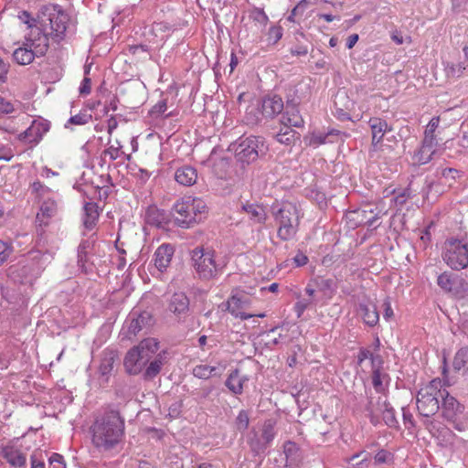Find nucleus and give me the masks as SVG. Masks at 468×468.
<instances>
[{
	"label": "nucleus",
	"mask_w": 468,
	"mask_h": 468,
	"mask_svg": "<svg viewBox=\"0 0 468 468\" xmlns=\"http://www.w3.org/2000/svg\"><path fill=\"white\" fill-rule=\"evenodd\" d=\"M312 300H300L294 305V310L298 317H301L304 311L310 306Z\"/></svg>",
	"instance_id": "nucleus-60"
},
{
	"label": "nucleus",
	"mask_w": 468,
	"mask_h": 468,
	"mask_svg": "<svg viewBox=\"0 0 468 468\" xmlns=\"http://www.w3.org/2000/svg\"><path fill=\"white\" fill-rule=\"evenodd\" d=\"M10 65L0 57V84L6 82Z\"/></svg>",
	"instance_id": "nucleus-61"
},
{
	"label": "nucleus",
	"mask_w": 468,
	"mask_h": 468,
	"mask_svg": "<svg viewBox=\"0 0 468 468\" xmlns=\"http://www.w3.org/2000/svg\"><path fill=\"white\" fill-rule=\"evenodd\" d=\"M283 452L287 463L297 465L301 463L303 459L301 449L294 441H285L283 444Z\"/></svg>",
	"instance_id": "nucleus-29"
},
{
	"label": "nucleus",
	"mask_w": 468,
	"mask_h": 468,
	"mask_svg": "<svg viewBox=\"0 0 468 468\" xmlns=\"http://www.w3.org/2000/svg\"><path fill=\"white\" fill-rule=\"evenodd\" d=\"M291 102H292V101H289V100L287 101L286 111L282 114V119H281V123L284 126L283 128H287V127L292 128L293 127L292 122L291 120V115H290Z\"/></svg>",
	"instance_id": "nucleus-58"
},
{
	"label": "nucleus",
	"mask_w": 468,
	"mask_h": 468,
	"mask_svg": "<svg viewBox=\"0 0 468 468\" xmlns=\"http://www.w3.org/2000/svg\"><path fill=\"white\" fill-rule=\"evenodd\" d=\"M357 313L363 322L369 327H374L379 321V314L376 305L372 303H359Z\"/></svg>",
	"instance_id": "nucleus-21"
},
{
	"label": "nucleus",
	"mask_w": 468,
	"mask_h": 468,
	"mask_svg": "<svg viewBox=\"0 0 468 468\" xmlns=\"http://www.w3.org/2000/svg\"><path fill=\"white\" fill-rule=\"evenodd\" d=\"M441 393V414L448 421H454L456 417L463 413L464 407L450 393L447 389L442 388Z\"/></svg>",
	"instance_id": "nucleus-16"
},
{
	"label": "nucleus",
	"mask_w": 468,
	"mask_h": 468,
	"mask_svg": "<svg viewBox=\"0 0 468 468\" xmlns=\"http://www.w3.org/2000/svg\"><path fill=\"white\" fill-rule=\"evenodd\" d=\"M49 468H66L64 458L59 453H52L48 458Z\"/></svg>",
	"instance_id": "nucleus-53"
},
{
	"label": "nucleus",
	"mask_w": 468,
	"mask_h": 468,
	"mask_svg": "<svg viewBox=\"0 0 468 468\" xmlns=\"http://www.w3.org/2000/svg\"><path fill=\"white\" fill-rule=\"evenodd\" d=\"M31 468H46L42 452H34L30 456Z\"/></svg>",
	"instance_id": "nucleus-57"
},
{
	"label": "nucleus",
	"mask_w": 468,
	"mask_h": 468,
	"mask_svg": "<svg viewBox=\"0 0 468 468\" xmlns=\"http://www.w3.org/2000/svg\"><path fill=\"white\" fill-rule=\"evenodd\" d=\"M37 19L40 26L46 29L50 28V34L55 41H61L68 28L69 16L58 5H42L37 11Z\"/></svg>",
	"instance_id": "nucleus-3"
},
{
	"label": "nucleus",
	"mask_w": 468,
	"mask_h": 468,
	"mask_svg": "<svg viewBox=\"0 0 468 468\" xmlns=\"http://www.w3.org/2000/svg\"><path fill=\"white\" fill-rule=\"evenodd\" d=\"M118 358L117 353L113 350H105L101 355L99 367V373L103 378L102 381L108 382L109 377L112 374L114 364Z\"/></svg>",
	"instance_id": "nucleus-23"
},
{
	"label": "nucleus",
	"mask_w": 468,
	"mask_h": 468,
	"mask_svg": "<svg viewBox=\"0 0 468 468\" xmlns=\"http://www.w3.org/2000/svg\"><path fill=\"white\" fill-rule=\"evenodd\" d=\"M250 19L260 24L261 27H265L269 18L262 8L254 7L249 15Z\"/></svg>",
	"instance_id": "nucleus-46"
},
{
	"label": "nucleus",
	"mask_w": 468,
	"mask_h": 468,
	"mask_svg": "<svg viewBox=\"0 0 468 468\" xmlns=\"http://www.w3.org/2000/svg\"><path fill=\"white\" fill-rule=\"evenodd\" d=\"M274 421L272 420H267L264 421L261 434L260 435L261 440L267 444L268 447L275 438L276 432L274 431Z\"/></svg>",
	"instance_id": "nucleus-35"
},
{
	"label": "nucleus",
	"mask_w": 468,
	"mask_h": 468,
	"mask_svg": "<svg viewBox=\"0 0 468 468\" xmlns=\"http://www.w3.org/2000/svg\"><path fill=\"white\" fill-rule=\"evenodd\" d=\"M372 132V144L377 146L383 140L386 133L392 130L391 126H388V122L381 118L373 117L368 121Z\"/></svg>",
	"instance_id": "nucleus-22"
},
{
	"label": "nucleus",
	"mask_w": 468,
	"mask_h": 468,
	"mask_svg": "<svg viewBox=\"0 0 468 468\" xmlns=\"http://www.w3.org/2000/svg\"><path fill=\"white\" fill-rule=\"evenodd\" d=\"M186 201L189 202L190 211L195 218H199L202 220V214L207 212V207L206 203L200 198L187 197Z\"/></svg>",
	"instance_id": "nucleus-39"
},
{
	"label": "nucleus",
	"mask_w": 468,
	"mask_h": 468,
	"mask_svg": "<svg viewBox=\"0 0 468 468\" xmlns=\"http://www.w3.org/2000/svg\"><path fill=\"white\" fill-rule=\"evenodd\" d=\"M248 304H249L248 298L233 295L228 301L227 310L230 314H237V312H239L241 309L245 308L246 306H248Z\"/></svg>",
	"instance_id": "nucleus-40"
},
{
	"label": "nucleus",
	"mask_w": 468,
	"mask_h": 468,
	"mask_svg": "<svg viewBox=\"0 0 468 468\" xmlns=\"http://www.w3.org/2000/svg\"><path fill=\"white\" fill-rule=\"evenodd\" d=\"M308 6V2L306 0H301L292 10L290 16H288V20L293 22V16L298 15H303L305 9Z\"/></svg>",
	"instance_id": "nucleus-54"
},
{
	"label": "nucleus",
	"mask_w": 468,
	"mask_h": 468,
	"mask_svg": "<svg viewBox=\"0 0 468 468\" xmlns=\"http://www.w3.org/2000/svg\"><path fill=\"white\" fill-rule=\"evenodd\" d=\"M145 221L149 225L165 229L172 221L171 211L168 212L165 209H159L155 206H151L145 212Z\"/></svg>",
	"instance_id": "nucleus-18"
},
{
	"label": "nucleus",
	"mask_w": 468,
	"mask_h": 468,
	"mask_svg": "<svg viewBox=\"0 0 468 468\" xmlns=\"http://www.w3.org/2000/svg\"><path fill=\"white\" fill-rule=\"evenodd\" d=\"M18 18L24 23L28 26V27H32L36 26V23H38V19L33 18L31 16V14L28 11H21L18 15Z\"/></svg>",
	"instance_id": "nucleus-56"
},
{
	"label": "nucleus",
	"mask_w": 468,
	"mask_h": 468,
	"mask_svg": "<svg viewBox=\"0 0 468 468\" xmlns=\"http://www.w3.org/2000/svg\"><path fill=\"white\" fill-rule=\"evenodd\" d=\"M14 252L11 243L0 239V266L3 265Z\"/></svg>",
	"instance_id": "nucleus-50"
},
{
	"label": "nucleus",
	"mask_w": 468,
	"mask_h": 468,
	"mask_svg": "<svg viewBox=\"0 0 468 468\" xmlns=\"http://www.w3.org/2000/svg\"><path fill=\"white\" fill-rule=\"evenodd\" d=\"M125 324H127V332L125 336L131 338L135 336L143 328L149 327L154 324V317L148 311L133 310Z\"/></svg>",
	"instance_id": "nucleus-12"
},
{
	"label": "nucleus",
	"mask_w": 468,
	"mask_h": 468,
	"mask_svg": "<svg viewBox=\"0 0 468 468\" xmlns=\"http://www.w3.org/2000/svg\"><path fill=\"white\" fill-rule=\"evenodd\" d=\"M241 209L248 214L249 219L252 224H265L267 213L263 206L257 203L246 202L242 204Z\"/></svg>",
	"instance_id": "nucleus-24"
},
{
	"label": "nucleus",
	"mask_w": 468,
	"mask_h": 468,
	"mask_svg": "<svg viewBox=\"0 0 468 468\" xmlns=\"http://www.w3.org/2000/svg\"><path fill=\"white\" fill-rule=\"evenodd\" d=\"M393 460V454L384 449L378 451L374 456V462L376 464L388 463Z\"/></svg>",
	"instance_id": "nucleus-52"
},
{
	"label": "nucleus",
	"mask_w": 468,
	"mask_h": 468,
	"mask_svg": "<svg viewBox=\"0 0 468 468\" xmlns=\"http://www.w3.org/2000/svg\"><path fill=\"white\" fill-rule=\"evenodd\" d=\"M124 429V419L120 412L107 410L90 427L92 443L101 452L116 450L122 442Z\"/></svg>",
	"instance_id": "nucleus-1"
},
{
	"label": "nucleus",
	"mask_w": 468,
	"mask_h": 468,
	"mask_svg": "<svg viewBox=\"0 0 468 468\" xmlns=\"http://www.w3.org/2000/svg\"><path fill=\"white\" fill-rule=\"evenodd\" d=\"M282 37V28L281 27H271L268 32V39L276 44Z\"/></svg>",
	"instance_id": "nucleus-55"
},
{
	"label": "nucleus",
	"mask_w": 468,
	"mask_h": 468,
	"mask_svg": "<svg viewBox=\"0 0 468 468\" xmlns=\"http://www.w3.org/2000/svg\"><path fill=\"white\" fill-rule=\"evenodd\" d=\"M58 207L57 203L53 199H48L44 201L40 207V213L37 215V222L39 223V226H47L48 224V220L45 221L44 218H50L55 216L57 212Z\"/></svg>",
	"instance_id": "nucleus-28"
},
{
	"label": "nucleus",
	"mask_w": 468,
	"mask_h": 468,
	"mask_svg": "<svg viewBox=\"0 0 468 468\" xmlns=\"http://www.w3.org/2000/svg\"><path fill=\"white\" fill-rule=\"evenodd\" d=\"M29 48L34 54V58L45 56L48 49V37H44L43 42L38 44H36L35 41H32L29 45Z\"/></svg>",
	"instance_id": "nucleus-49"
},
{
	"label": "nucleus",
	"mask_w": 468,
	"mask_h": 468,
	"mask_svg": "<svg viewBox=\"0 0 468 468\" xmlns=\"http://www.w3.org/2000/svg\"><path fill=\"white\" fill-rule=\"evenodd\" d=\"M149 361L150 359L147 357V354L141 352L138 348L133 347L125 355L123 366L129 375L135 376L143 373L144 368Z\"/></svg>",
	"instance_id": "nucleus-13"
},
{
	"label": "nucleus",
	"mask_w": 468,
	"mask_h": 468,
	"mask_svg": "<svg viewBox=\"0 0 468 468\" xmlns=\"http://www.w3.org/2000/svg\"><path fill=\"white\" fill-rule=\"evenodd\" d=\"M439 123H440V117L431 118V120L429 122V123L426 127L424 133L435 135V131L438 128Z\"/></svg>",
	"instance_id": "nucleus-63"
},
{
	"label": "nucleus",
	"mask_w": 468,
	"mask_h": 468,
	"mask_svg": "<svg viewBox=\"0 0 468 468\" xmlns=\"http://www.w3.org/2000/svg\"><path fill=\"white\" fill-rule=\"evenodd\" d=\"M249 424H250V416H249V412L245 410H241L236 420H235V426H236V429L240 431V432H243L245 431L248 427H249Z\"/></svg>",
	"instance_id": "nucleus-47"
},
{
	"label": "nucleus",
	"mask_w": 468,
	"mask_h": 468,
	"mask_svg": "<svg viewBox=\"0 0 468 468\" xmlns=\"http://www.w3.org/2000/svg\"><path fill=\"white\" fill-rule=\"evenodd\" d=\"M468 364V346L461 347L454 355L452 367L455 371H460Z\"/></svg>",
	"instance_id": "nucleus-37"
},
{
	"label": "nucleus",
	"mask_w": 468,
	"mask_h": 468,
	"mask_svg": "<svg viewBox=\"0 0 468 468\" xmlns=\"http://www.w3.org/2000/svg\"><path fill=\"white\" fill-rule=\"evenodd\" d=\"M172 220L176 227L190 229L200 222L199 218H195L190 211L189 202L186 199L176 201L171 210Z\"/></svg>",
	"instance_id": "nucleus-10"
},
{
	"label": "nucleus",
	"mask_w": 468,
	"mask_h": 468,
	"mask_svg": "<svg viewBox=\"0 0 468 468\" xmlns=\"http://www.w3.org/2000/svg\"><path fill=\"white\" fill-rule=\"evenodd\" d=\"M51 259V255L48 252H41V251H36L33 252L32 261H34V264H37V269L33 270L34 273L31 275V277L27 281L28 282H31L33 280L37 279L41 271L45 269V266H43L44 263L49 262Z\"/></svg>",
	"instance_id": "nucleus-30"
},
{
	"label": "nucleus",
	"mask_w": 468,
	"mask_h": 468,
	"mask_svg": "<svg viewBox=\"0 0 468 468\" xmlns=\"http://www.w3.org/2000/svg\"><path fill=\"white\" fill-rule=\"evenodd\" d=\"M333 133L334 131L330 132L327 134L314 133L311 138V144L318 146L320 144H325L326 138L328 137V135L333 134Z\"/></svg>",
	"instance_id": "nucleus-62"
},
{
	"label": "nucleus",
	"mask_w": 468,
	"mask_h": 468,
	"mask_svg": "<svg viewBox=\"0 0 468 468\" xmlns=\"http://www.w3.org/2000/svg\"><path fill=\"white\" fill-rule=\"evenodd\" d=\"M438 142L435 135L424 133V138L422 140L421 146L433 149V147L436 146Z\"/></svg>",
	"instance_id": "nucleus-64"
},
{
	"label": "nucleus",
	"mask_w": 468,
	"mask_h": 468,
	"mask_svg": "<svg viewBox=\"0 0 468 468\" xmlns=\"http://www.w3.org/2000/svg\"><path fill=\"white\" fill-rule=\"evenodd\" d=\"M189 305V298L184 292H176L167 300V310L172 313L178 321H181L188 314Z\"/></svg>",
	"instance_id": "nucleus-14"
},
{
	"label": "nucleus",
	"mask_w": 468,
	"mask_h": 468,
	"mask_svg": "<svg viewBox=\"0 0 468 468\" xmlns=\"http://www.w3.org/2000/svg\"><path fill=\"white\" fill-rule=\"evenodd\" d=\"M165 364V356L162 354H158L154 360L149 362V365L145 367L143 371V378L145 381L153 380L161 371L162 367Z\"/></svg>",
	"instance_id": "nucleus-27"
},
{
	"label": "nucleus",
	"mask_w": 468,
	"mask_h": 468,
	"mask_svg": "<svg viewBox=\"0 0 468 468\" xmlns=\"http://www.w3.org/2000/svg\"><path fill=\"white\" fill-rule=\"evenodd\" d=\"M436 153L434 149L421 146L420 150L415 154L414 159L420 165H425L429 163L433 154Z\"/></svg>",
	"instance_id": "nucleus-45"
},
{
	"label": "nucleus",
	"mask_w": 468,
	"mask_h": 468,
	"mask_svg": "<svg viewBox=\"0 0 468 468\" xmlns=\"http://www.w3.org/2000/svg\"><path fill=\"white\" fill-rule=\"evenodd\" d=\"M158 346L159 343L154 338H146L141 341L140 344L134 347L138 348L141 352L147 354V357L150 359L152 355L158 350Z\"/></svg>",
	"instance_id": "nucleus-38"
},
{
	"label": "nucleus",
	"mask_w": 468,
	"mask_h": 468,
	"mask_svg": "<svg viewBox=\"0 0 468 468\" xmlns=\"http://www.w3.org/2000/svg\"><path fill=\"white\" fill-rule=\"evenodd\" d=\"M50 125V122L48 120L42 118L34 120L27 129L18 134V139L31 144V147L36 146L40 143L44 134L49 131Z\"/></svg>",
	"instance_id": "nucleus-11"
},
{
	"label": "nucleus",
	"mask_w": 468,
	"mask_h": 468,
	"mask_svg": "<svg viewBox=\"0 0 468 468\" xmlns=\"http://www.w3.org/2000/svg\"><path fill=\"white\" fill-rule=\"evenodd\" d=\"M226 387L234 394L239 395L242 393V383L239 380V370H233L228 377L225 382Z\"/></svg>",
	"instance_id": "nucleus-33"
},
{
	"label": "nucleus",
	"mask_w": 468,
	"mask_h": 468,
	"mask_svg": "<svg viewBox=\"0 0 468 468\" xmlns=\"http://www.w3.org/2000/svg\"><path fill=\"white\" fill-rule=\"evenodd\" d=\"M274 219L279 224L277 236L284 241L292 239L298 231L299 216L295 206L283 204L276 212Z\"/></svg>",
	"instance_id": "nucleus-6"
},
{
	"label": "nucleus",
	"mask_w": 468,
	"mask_h": 468,
	"mask_svg": "<svg viewBox=\"0 0 468 468\" xmlns=\"http://www.w3.org/2000/svg\"><path fill=\"white\" fill-rule=\"evenodd\" d=\"M284 108L282 97L276 94H269L262 98L261 107L255 111L261 112L262 117L273 119L280 114Z\"/></svg>",
	"instance_id": "nucleus-15"
},
{
	"label": "nucleus",
	"mask_w": 468,
	"mask_h": 468,
	"mask_svg": "<svg viewBox=\"0 0 468 468\" xmlns=\"http://www.w3.org/2000/svg\"><path fill=\"white\" fill-rule=\"evenodd\" d=\"M217 367L207 365H197L193 368V375L201 379H207L215 375Z\"/></svg>",
	"instance_id": "nucleus-42"
},
{
	"label": "nucleus",
	"mask_w": 468,
	"mask_h": 468,
	"mask_svg": "<svg viewBox=\"0 0 468 468\" xmlns=\"http://www.w3.org/2000/svg\"><path fill=\"white\" fill-rule=\"evenodd\" d=\"M91 242L89 239L82 240L78 247V263L84 266L87 262L88 250L90 248Z\"/></svg>",
	"instance_id": "nucleus-48"
},
{
	"label": "nucleus",
	"mask_w": 468,
	"mask_h": 468,
	"mask_svg": "<svg viewBox=\"0 0 468 468\" xmlns=\"http://www.w3.org/2000/svg\"><path fill=\"white\" fill-rule=\"evenodd\" d=\"M197 172L190 165H184L176 169L175 173L176 181L185 186H193L197 182Z\"/></svg>",
	"instance_id": "nucleus-25"
},
{
	"label": "nucleus",
	"mask_w": 468,
	"mask_h": 468,
	"mask_svg": "<svg viewBox=\"0 0 468 468\" xmlns=\"http://www.w3.org/2000/svg\"><path fill=\"white\" fill-rule=\"evenodd\" d=\"M296 138H299V133L290 127L282 128L275 135V139L285 145H291L294 143Z\"/></svg>",
	"instance_id": "nucleus-34"
},
{
	"label": "nucleus",
	"mask_w": 468,
	"mask_h": 468,
	"mask_svg": "<svg viewBox=\"0 0 468 468\" xmlns=\"http://www.w3.org/2000/svg\"><path fill=\"white\" fill-rule=\"evenodd\" d=\"M315 284L324 293H333L336 289V283L334 279L318 277L315 279Z\"/></svg>",
	"instance_id": "nucleus-43"
},
{
	"label": "nucleus",
	"mask_w": 468,
	"mask_h": 468,
	"mask_svg": "<svg viewBox=\"0 0 468 468\" xmlns=\"http://www.w3.org/2000/svg\"><path fill=\"white\" fill-rule=\"evenodd\" d=\"M234 152V157L241 167L254 164L257 160L265 158L269 146L261 136H240L229 145Z\"/></svg>",
	"instance_id": "nucleus-2"
},
{
	"label": "nucleus",
	"mask_w": 468,
	"mask_h": 468,
	"mask_svg": "<svg viewBox=\"0 0 468 468\" xmlns=\"http://www.w3.org/2000/svg\"><path fill=\"white\" fill-rule=\"evenodd\" d=\"M248 444L255 456L264 454L265 451L269 448L267 444L261 440L260 435L257 432H253L248 438Z\"/></svg>",
	"instance_id": "nucleus-32"
},
{
	"label": "nucleus",
	"mask_w": 468,
	"mask_h": 468,
	"mask_svg": "<svg viewBox=\"0 0 468 468\" xmlns=\"http://www.w3.org/2000/svg\"><path fill=\"white\" fill-rule=\"evenodd\" d=\"M437 283L444 292L457 298H464L468 294V282L457 274L444 271L438 276Z\"/></svg>",
	"instance_id": "nucleus-9"
},
{
	"label": "nucleus",
	"mask_w": 468,
	"mask_h": 468,
	"mask_svg": "<svg viewBox=\"0 0 468 468\" xmlns=\"http://www.w3.org/2000/svg\"><path fill=\"white\" fill-rule=\"evenodd\" d=\"M175 249L171 244L164 243L157 248L154 252V266L156 269L163 272L169 266Z\"/></svg>",
	"instance_id": "nucleus-19"
},
{
	"label": "nucleus",
	"mask_w": 468,
	"mask_h": 468,
	"mask_svg": "<svg viewBox=\"0 0 468 468\" xmlns=\"http://www.w3.org/2000/svg\"><path fill=\"white\" fill-rule=\"evenodd\" d=\"M382 369L376 368L372 370V385L376 390V393L382 394L385 391V388L383 386V378H388L387 374H382Z\"/></svg>",
	"instance_id": "nucleus-44"
},
{
	"label": "nucleus",
	"mask_w": 468,
	"mask_h": 468,
	"mask_svg": "<svg viewBox=\"0 0 468 468\" xmlns=\"http://www.w3.org/2000/svg\"><path fill=\"white\" fill-rule=\"evenodd\" d=\"M92 120V115L88 113L86 111H81L78 114L70 116L65 124V128H68L69 124L73 125H84L89 123Z\"/></svg>",
	"instance_id": "nucleus-41"
},
{
	"label": "nucleus",
	"mask_w": 468,
	"mask_h": 468,
	"mask_svg": "<svg viewBox=\"0 0 468 468\" xmlns=\"http://www.w3.org/2000/svg\"><path fill=\"white\" fill-rule=\"evenodd\" d=\"M13 58L19 65H28L34 60V54L30 48L20 47L13 52Z\"/></svg>",
	"instance_id": "nucleus-31"
},
{
	"label": "nucleus",
	"mask_w": 468,
	"mask_h": 468,
	"mask_svg": "<svg viewBox=\"0 0 468 468\" xmlns=\"http://www.w3.org/2000/svg\"><path fill=\"white\" fill-rule=\"evenodd\" d=\"M292 102H291V108H290L291 120L292 122V126L299 128L303 125L304 122H303L302 116L299 114L298 110L296 109L297 103L294 102L293 100H292Z\"/></svg>",
	"instance_id": "nucleus-51"
},
{
	"label": "nucleus",
	"mask_w": 468,
	"mask_h": 468,
	"mask_svg": "<svg viewBox=\"0 0 468 468\" xmlns=\"http://www.w3.org/2000/svg\"><path fill=\"white\" fill-rule=\"evenodd\" d=\"M191 265L201 280H211L220 274L225 267L215 260L213 250L196 247L190 251Z\"/></svg>",
	"instance_id": "nucleus-4"
},
{
	"label": "nucleus",
	"mask_w": 468,
	"mask_h": 468,
	"mask_svg": "<svg viewBox=\"0 0 468 468\" xmlns=\"http://www.w3.org/2000/svg\"><path fill=\"white\" fill-rule=\"evenodd\" d=\"M166 109H167L166 101H158L154 106H153V108L150 111V113L153 116L158 117V116L162 115L163 113H165Z\"/></svg>",
	"instance_id": "nucleus-59"
},
{
	"label": "nucleus",
	"mask_w": 468,
	"mask_h": 468,
	"mask_svg": "<svg viewBox=\"0 0 468 468\" xmlns=\"http://www.w3.org/2000/svg\"><path fill=\"white\" fill-rule=\"evenodd\" d=\"M84 218L83 226L86 229H92L99 219L100 212L99 207L95 202H86L83 207Z\"/></svg>",
	"instance_id": "nucleus-26"
},
{
	"label": "nucleus",
	"mask_w": 468,
	"mask_h": 468,
	"mask_svg": "<svg viewBox=\"0 0 468 468\" xmlns=\"http://www.w3.org/2000/svg\"><path fill=\"white\" fill-rule=\"evenodd\" d=\"M1 456L14 468H27L26 455L13 446L3 447Z\"/></svg>",
	"instance_id": "nucleus-20"
},
{
	"label": "nucleus",
	"mask_w": 468,
	"mask_h": 468,
	"mask_svg": "<svg viewBox=\"0 0 468 468\" xmlns=\"http://www.w3.org/2000/svg\"><path fill=\"white\" fill-rule=\"evenodd\" d=\"M441 256L451 269L455 271L465 269L468 266V243L463 239H447Z\"/></svg>",
	"instance_id": "nucleus-7"
},
{
	"label": "nucleus",
	"mask_w": 468,
	"mask_h": 468,
	"mask_svg": "<svg viewBox=\"0 0 468 468\" xmlns=\"http://www.w3.org/2000/svg\"><path fill=\"white\" fill-rule=\"evenodd\" d=\"M366 400L360 402L358 407L368 418L373 426L381 421V411L383 407H388V399L385 395H375L370 388H365Z\"/></svg>",
	"instance_id": "nucleus-8"
},
{
	"label": "nucleus",
	"mask_w": 468,
	"mask_h": 468,
	"mask_svg": "<svg viewBox=\"0 0 468 468\" xmlns=\"http://www.w3.org/2000/svg\"><path fill=\"white\" fill-rule=\"evenodd\" d=\"M357 208L353 211H349L347 218L350 221L354 222L355 227L366 225L372 227L374 223L380 218L379 212H375L373 208L367 209Z\"/></svg>",
	"instance_id": "nucleus-17"
},
{
	"label": "nucleus",
	"mask_w": 468,
	"mask_h": 468,
	"mask_svg": "<svg viewBox=\"0 0 468 468\" xmlns=\"http://www.w3.org/2000/svg\"><path fill=\"white\" fill-rule=\"evenodd\" d=\"M441 393H443V390L440 379H433L421 388L416 397L419 413L427 418L436 414L441 408Z\"/></svg>",
	"instance_id": "nucleus-5"
},
{
	"label": "nucleus",
	"mask_w": 468,
	"mask_h": 468,
	"mask_svg": "<svg viewBox=\"0 0 468 468\" xmlns=\"http://www.w3.org/2000/svg\"><path fill=\"white\" fill-rule=\"evenodd\" d=\"M381 417L383 421L389 428H398L399 421L396 418V413L394 408L391 406L389 401L388 400V407H383L381 411Z\"/></svg>",
	"instance_id": "nucleus-36"
}]
</instances>
